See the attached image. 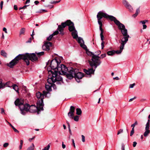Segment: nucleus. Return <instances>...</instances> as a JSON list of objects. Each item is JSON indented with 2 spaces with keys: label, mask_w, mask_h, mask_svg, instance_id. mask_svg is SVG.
Wrapping results in <instances>:
<instances>
[{
  "label": "nucleus",
  "mask_w": 150,
  "mask_h": 150,
  "mask_svg": "<svg viewBox=\"0 0 150 150\" xmlns=\"http://www.w3.org/2000/svg\"><path fill=\"white\" fill-rule=\"evenodd\" d=\"M109 19L111 21H113L118 26L119 30H121V32L124 37L121 40V42L126 43L128 40L129 35L127 34V31L125 28L124 24L120 23L116 18L112 16L109 15Z\"/></svg>",
  "instance_id": "1"
},
{
  "label": "nucleus",
  "mask_w": 150,
  "mask_h": 150,
  "mask_svg": "<svg viewBox=\"0 0 150 150\" xmlns=\"http://www.w3.org/2000/svg\"><path fill=\"white\" fill-rule=\"evenodd\" d=\"M109 15L102 11H100L98 12L97 15L98 22L99 25V29L101 31L100 36L101 40L102 41H104V37L103 35V30L102 28L103 24L101 21V19L103 17L107 19H109Z\"/></svg>",
  "instance_id": "2"
},
{
  "label": "nucleus",
  "mask_w": 150,
  "mask_h": 150,
  "mask_svg": "<svg viewBox=\"0 0 150 150\" xmlns=\"http://www.w3.org/2000/svg\"><path fill=\"white\" fill-rule=\"evenodd\" d=\"M49 73L52 74V75H48L47 79L48 82H53V83L56 81H61L62 80V77L59 75H58L59 72L57 71H49Z\"/></svg>",
  "instance_id": "3"
},
{
  "label": "nucleus",
  "mask_w": 150,
  "mask_h": 150,
  "mask_svg": "<svg viewBox=\"0 0 150 150\" xmlns=\"http://www.w3.org/2000/svg\"><path fill=\"white\" fill-rule=\"evenodd\" d=\"M21 56V58L23 59L26 63L27 65H29L30 64L29 60H31L32 62H34L37 61L38 58L36 55L35 54L33 53L31 54L27 53L25 54H20L18 55V57Z\"/></svg>",
  "instance_id": "4"
},
{
  "label": "nucleus",
  "mask_w": 150,
  "mask_h": 150,
  "mask_svg": "<svg viewBox=\"0 0 150 150\" xmlns=\"http://www.w3.org/2000/svg\"><path fill=\"white\" fill-rule=\"evenodd\" d=\"M27 105H28V108H27L28 110H24L25 112V115L26 113L27 112L29 111L31 113H34L37 112L38 114H39V112L41 110H43V107L42 105L39 104V106L38 105V103H37V106L35 105H32L30 106L29 104H27Z\"/></svg>",
  "instance_id": "5"
},
{
  "label": "nucleus",
  "mask_w": 150,
  "mask_h": 150,
  "mask_svg": "<svg viewBox=\"0 0 150 150\" xmlns=\"http://www.w3.org/2000/svg\"><path fill=\"white\" fill-rule=\"evenodd\" d=\"M89 53L92 55L91 61H89V63L90 66L92 68H94L95 69L99 66L101 63V62L99 58L100 57L97 55L94 54L92 52H89Z\"/></svg>",
  "instance_id": "6"
},
{
  "label": "nucleus",
  "mask_w": 150,
  "mask_h": 150,
  "mask_svg": "<svg viewBox=\"0 0 150 150\" xmlns=\"http://www.w3.org/2000/svg\"><path fill=\"white\" fill-rule=\"evenodd\" d=\"M15 104L16 105H18L20 108L21 113L23 115H25V112L24 110H28L27 108H28V105H27V104H24V101L21 99H17L14 102Z\"/></svg>",
  "instance_id": "7"
},
{
  "label": "nucleus",
  "mask_w": 150,
  "mask_h": 150,
  "mask_svg": "<svg viewBox=\"0 0 150 150\" xmlns=\"http://www.w3.org/2000/svg\"><path fill=\"white\" fill-rule=\"evenodd\" d=\"M60 61L59 59L55 57L52 61L49 60L47 63V65L50 64L51 69L53 70V71L55 69H57V70H59V66L60 63Z\"/></svg>",
  "instance_id": "8"
},
{
  "label": "nucleus",
  "mask_w": 150,
  "mask_h": 150,
  "mask_svg": "<svg viewBox=\"0 0 150 150\" xmlns=\"http://www.w3.org/2000/svg\"><path fill=\"white\" fill-rule=\"evenodd\" d=\"M75 73H74V77L76 81L79 83L80 82V79H81L83 76V73L81 72H78V70L76 69H74Z\"/></svg>",
  "instance_id": "9"
},
{
  "label": "nucleus",
  "mask_w": 150,
  "mask_h": 150,
  "mask_svg": "<svg viewBox=\"0 0 150 150\" xmlns=\"http://www.w3.org/2000/svg\"><path fill=\"white\" fill-rule=\"evenodd\" d=\"M36 96L38 98V100L37 103L38 105L39 106V104H41L43 106H44L43 103L44 95L42 93L39 92L36 93Z\"/></svg>",
  "instance_id": "10"
},
{
  "label": "nucleus",
  "mask_w": 150,
  "mask_h": 150,
  "mask_svg": "<svg viewBox=\"0 0 150 150\" xmlns=\"http://www.w3.org/2000/svg\"><path fill=\"white\" fill-rule=\"evenodd\" d=\"M75 72V71H74V69L71 67L70 71H67L64 75H65L68 79H71L74 78Z\"/></svg>",
  "instance_id": "11"
},
{
  "label": "nucleus",
  "mask_w": 150,
  "mask_h": 150,
  "mask_svg": "<svg viewBox=\"0 0 150 150\" xmlns=\"http://www.w3.org/2000/svg\"><path fill=\"white\" fill-rule=\"evenodd\" d=\"M65 22L66 24V26H69L68 29L69 31L72 32L76 30L74 23L70 20H67Z\"/></svg>",
  "instance_id": "12"
},
{
  "label": "nucleus",
  "mask_w": 150,
  "mask_h": 150,
  "mask_svg": "<svg viewBox=\"0 0 150 150\" xmlns=\"http://www.w3.org/2000/svg\"><path fill=\"white\" fill-rule=\"evenodd\" d=\"M59 67V70H58V71L61 70L62 74L63 75L68 71H70V69H71V67L67 68L65 65L63 64H60Z\"/></svg>",
  "instance_id": "13"
},
{
  "label": "nucleus",
  "mask_w": 150,
  "mask_h": 150,
  "mask_svg": "<svg viewBox=\"0 0 150 150\" xmlns=\"http://www.w3.org/2000/svg\"><path fill=\"white\" fill-rule=\"evenodd\" d=\"M21 56L18 57V55L16 56L13 60H12L8 65V66L11 68H12L18 62V61L22 58H21Z\"/></svg>",
  "instance_id": "14"
},
{
  "label": "nucleus",
  "mask_w": 150,
  "mask_h": 150,
  "mask_svg": "<svg viewBox=\"0 0 150 150\" xmlns=\"http://www.w3.org/2000/svg\"><path fill=\"white\" fill-rule=\"evenodd\" d=\"M66 24L65 22L62 23L61 25L58 26L57 30L60 32V34L63 35L64 33V28L66 27Z\"/></svg>",
  "instance_id": "15"
},
{
  "label": "nucleus",
  "mask_w": 150,
  "mask_h": 150,
  "mask_svg": "<svg viewBox=\"0 0 150 150\" xmlns=\"http://www.w3.org/2000/svg\"><path fill=\"white\" fill-rule=\"evenodd\" d=\"M78 41V42L80 44L81 47L84 49H87L86 46L84 44V42L83 39L81 37H78L77 39H76Z\"/></svg>",
  "instance_id": "16"
},
{
  "label": "nucleus",
  "mask_w": 150,
  "mask_h": 150,
  "mask_svg": "<svg viewBox=\"0 0 150 150\" xmlns=\"http://www.w3.org/2000/svg\"><path fill=\"white\" fill-rule=\"evenodd\" d=\"M95 69L94 68H92L88 69H84L83 71L86 74L88 75H90L92 74H94Z\"/></svg>",
  "instance_id": "17"
},
{
  "label": "nucleus",
  "mask_w": 150,
  "mask_h": 150,
  "mask_svg": "<svg viewBox=\"0 0 150 150\" xmlns=\"http://www.w3.org/2000/svg\"><path fill=\"white\" fill-rule=\"evenodd\" d=\"M125 43L121 42V45L120 46V50L115 51V53H116L117 54H119L121 53L122 50L124 49V47Z\"/></svg>",
  "instance_id": "18"
},
{
  "label": "nucleus",
  "mask_w": 150,
  "mask_h": 150,
  "mask_svg": "<svg viewBox=\"0 0 150 150\" xmlns=\"http://www.w3.org/2000/svg\"><path fill=\"white\" fill-rule=\"evenodd\" d=\"M75 110V107L72 106L70 107L69 109V111L68 113V115L69 117H72L74 116V112Z\"/></svg>",
  "instance_id": "19"
},
{
  "label": "nucleus",
  "mask_w": 150,
  "mask_h": 150,
  "mask_svg": "<svg viewBox=\"0 0 150 150\" xmlns=\"http://www.w3.org/2000/svg\"><path fill=\"white\" fill-rule=\"evenodd\" d=\"M53 82H48L47 84H46L45 86V88L47 91H52L51 88L52 87V83Z\"/></svg>",
  "instance_id": "20"
},
{
  "label": "nucleus",
  "mask_w": 150,
  "mask_h": 150,
  "mask_svg": "<svg viewBox=\"0 0 150 150\" xmlns=\"http://www.w3.org/2000/svg\"><path fill=\"white\" fill-rule=\"evenodd\" d=\"M52 43L51 42H47L43 46V47H45L46 48L45 50L47 51H48L50 50V47L51 46Z\"/></svg>",
  "instance_id": "21"
},
{
  "label": "nucleus",
  "mask_w": 150,
  "mask_h": 150,
  "mask_svg": "<svg viewBox=\"0 0 150 150\" xmlns=\"http://www.w3.org/2000/svg\"><path fill=\"white\" fill-rule=\"evenodd\" d=\"M77 33H78L77 31L76 30H74L72 32L71 35L74 39H77V38H78V36Z\"/></svg>",
  "instance_id": "22"
},
{
  "label": "nucleus",
  "mask_w": 150,
  "mask_h": 150,
  "mask_svg": "<svg viewBox=\"0 0 150 150\" xmlns=\"http://www.w3.org/2000/svg\"><path fill=\"white\" fill-rule=\"evenodd\" d=\"M149 127H145V131L144 133V135L145 137H146L148 136L150 132V131L149 130Z\"/></svg>",
  "instance_id": "23"
},
{
  "label": "nucleus",
  "mask_w": 150,
  "mask_h": 150,
  "mask_svg": "<svg viewBox=\"0 0 150 150\" xmlns=\"http://www.w3.org/2000/svg\"><path fill=\"white\" fill-rule=\"evenodd\" d=\"M123 3L125 7L127 8L130 5L126 0H122Z\"/></svg>",
  "instance_id": "24"
},
{
  "label": "nucleus",
  "mask_w": 150,
  "mask_h": 150,
  "mask_svg": "<svg viewBox=\"0 0 150 150\" xmlns=\"http://www.w3.org/2000/svg\"><path fill=\"white\" fill-rule=\"evenodd\" d=\"M1 55L4 56L5 57H7V53L4 50H2L1 51Z\"/></svg>",
  "instance_id": "25"
},
{
  "label": "nucleus",
  "mask_w": 150,
  "mask_h": 150,
  "mask_svg": "<svg viewBox=\"0 0 150 150\" xmlns=\"http://www.w3.org/2000/svg\"><path fill=\"white\" fill-rule=\"evenodd\" d=\"M13 88L18 93V86L16 84H14L12 86Z\"/></svg>",
  "instance_id": "26"
},
{
  "label": "nucleus",
  "mask_w": 150,
  "mask_h": 150,
  "mask_svg": "<svg viewBox=\"0 0 150 150\" xmlns=\"http://www.w3.org/2000/svg\"><path fill=\"white\" fill-rule=\"evenodd\" d=\"M82 113V111L79 108H77L76 109V114L78 115H81Z\"/></svg>",
  "instance_id": "27"
},
{
  "label": "nucleus",
  "mask_w": 150,
  "mask_h": 150,
  "mask_svg": "<svg viewBox=\"0 0 150 150\" xmlns=\"http://www.w3.org/2000/svg\"><path fill=\"white\" fill-rule=\"evenodd\" d=\"M25 30V29L24 28H22L20 31L19 35H24Z\"/></svg>",
  "instance_id": "28"
},
{
  "label": "nucleus",
  "mask_w": 150,
  "mask_h": 150,
  "mask_svg": "<svg viewBox=\"0 0 150 150\" xmlns=\"http://www.w3.org/2000/svg\"><path fill=\"white\" fill-rule=\"evenodd\" d=\"M115 50H114L109 51L107 52V54L108 55L112 56L115 54Z\"/></svg>",
  "instance_id": "29"
},
{
  "label": "nucleus",
  "mask_w": 150,
  "mask_h": 150,
  "mask_svg": "<svg viewBox=\"0 0 150 150\" xmlns=\"http://www.w3.org/2000/svg\"><path fill=\"white\" fill-rule=\"evenodd\" d=\"M34 145L33 144H32L29 147L27 150H34Z\"/></svg>",
  "instance_id": "30"
},
{
  "label": "nucleus",
  "mask_w": 150,
  "mask_h": 150,
  "mask_svg": "<svg viewBox=\"0 0 150 150\" xmlns=\"http://www.w3.org/2000/svg\"><path fill=\"white\" fill-rule=\"evenodd\" d=\"M50 144H48L47 146L45 147L42 150H49V149L50 147Z\"/></svg>",
  "instance_id": "31"
},
{
  "label": "nucleus",
  "mask_w": 150,
  "mask_h": 150,
  "mask_svg": "<svg viewBox=\"0 0 150 150\" xmlns=\"http://www.w3.org/2000/svg\"><path fill=\"white\" fill-rule=\"evenodd\" d=\"M35 53L39 57L42 56L44 54V52H41L38 53L35 52Z\"/></svg>",
  "instance_id": "32"
},
{
  "label": "nucleus",
  "mask_w": 150,
  "mask_h": 150,
  "mask_svg": "<svg viewBox=\"0 0 150 150\" xmlns=\"http://www.w3.org/2000/svg\"><path fill=\"white\" fill-rule=\"evenodd\" d=\"M137 125L138 122L137 121H136L134 123L131 125V127H132V128L134 129L135 126Z\"/></svg>",
  "instance_id": "33"
},
{
  "label": "nucleus",
  "mask_w": 150,
  "mask_h": 150,
  "mask_svg": "<svg viewBox=\"0 0 150 150\" xmlns=\"http://www.w3.org/2000/svg\"><path fill=\"white\" fill-rule=\"evenodd\" d=\"M74 121L77 122L79 120V116L78 115H76L74 117Z\"/></svg>",
  "instance_id": "34"
},
{
  "label": "nucleus",
  "mask_w": 150,
  "mask_h": 150,
  "mask_svg": "<svg viewBox=\"0 0 150 150\" xmlns=\"http://www.w3.org/2000/svg\"><path fill=\"white\" fill-rule=\"evenodd\" d=\"M4 85L2 83V79H0V89L4 86Z\"/></svg>",
  "instance_id": "35"
},
{
  "label": "nucleus",
  "mask_w": 150,
  "mask_h": 150,
  "mask_svg": "<svg viewBox=\"0 0 150 150\" xmlns=\"http://www.w3.org/2000/svg\"><path fill=\"white\" fill-rule=\"evenodd\" d=\"M53 36L52 34L50 35L47 38V40L48 41H50L51 40Z\"/></svg>",
  "instance_id": "36"
},
{
  "label": "nucleus",
  "mask_w": 150,
  "mask_h": 150,
  "mask_svg": "<svg viewBox=\"0 0 150 150\" xmlns=\"http://www.w3.org/2000/svg\"><path fill=\"white\" fill-rule=\"evenodd\" d=\"M150 120H148V121L146 125V127H150Z\"/></svg>",
  "instance_id": "37"
},
{
  "label": "nucleus",
  "mask_w": 150,
  "mask_h": 150,
  "mask_svg": "<svg viewBox=\"0 0 150 150\" xmlns=\"http://www.w3.org/2000/svg\"><path fill=\"white\" fill-rule=\"evenodd\" d=\"M134 133V129L132 128L130 133V136H132Z\"/></svg>",
  "instance_id": "38"
},
{
  "label": "nucleus",
  "mask_w": 150,
  "mask_h": 150,
  "mask_svg": "<svg viewBox=\"0 0 150 150\" xmlns=\"http://www.w3.org/2000/svg\"><path fill=\"white\" fill-rule=\"evenodd\" d=\"M59 33V31L58 30L55 31L52 34L54 36L55 35H57Z\"/></svg>",
  "instance_id": "39"
},
{
  "label": "nucleus",
  "mask_w": 150,
  "mask_h": 150,
  "mask_svg": "<svg viewBox=\"0 0 150 150\" xmlns=\"http://www.w3.org/2000/svg\"><path fill=\"white\" fill-rule=\"evenodd\" d=\"M123 132V129H120L117 132V134L119 135V134L122 133Z\"/></svg>",
  "instance_id": "40"
},
{
  "label": "nucleus",
  "mask_w": 150,
  "mask_h": 150,
  "mask_svg": "<svg viewBox=\"0 0 150 150\" xmlns=\"http://www.w3.org/2000/svg\"><path fill=\"white\" fill-rule=\"evenodd\" d=\"M48 93V92L45 91H43L42 94L44 95V96H46L47 94Z\"/></svg>",
  "instance_id": "41"
},
{
  "label": "nucleus",
  "mask_w": 150,
  "mask_h": 150,
  "mask_svg": "<svg viewBox=\"0 0 150 150\" xmlns=\"http://www.w3.org/2000/svg\"><path fill=\"white\" fill-rule=\"evenodd\" d=\"M60 0L59 1H52L50 3L51 4H56V3H59V2H60Z\"/></svg>",
  "instance_id": "42"
},
{
  "label": "nucleus",
  "mask_w": 150,
  "mask_h": 150,
  "mask_svg": "<svg viewBox=\"0 0 150 150\" xmlns=\"http://www.w3.org/2000/svg\"><path fill=\"white\" fill-rule=\"evenodd\" d=\"M82 137V141L84 142H85V137L83 135H81Z\"/></svg>",
  "instance_id": "43"
},
{
  "label": "nucleus",
  "mask_w": 150,
  "mask_h": 150,
  "mask_svg": "<svg viewBox=\"0 0 150 150\" xmlns=\"http://www.w3.org/2000/svg\"><path fill=\"white\" fill-rule=\"evenodd\" d=\"M52 87L54 89H56L57 88L55 84H54V83H52Z\"/></svg>",
  "instance_id": "44"
},
{
  "label": "nucleus",
  "mask_w": 150,
  "mask_h": 150,
  "mask_svg": "<svg viewBox=\"0 0 150 150\" xmlns=\"http://www.w3.org/2000/svg\"><path fill=\"white\" fill-rule=\"evenodd\" d=\"M135 85V83H134L132 84H130L129 85V88H133V87Z\"/></svg>",
  "instance_id": "45"
},
{
  "label": "nucleus",
  "mask_w": 150,
  "mask_h": 150,
  "mask_svg": "<svg viewBox=\"0 0 150 150\" xmlns=\"http://www.w3.org/2000/svg\"><path fill=\"white\" fill-rule=\"evenodd\" d=\"M9 145V144L8 143H5L3 145V146L4 147H7Z\"/></svg>",
  "instance_id": "46"
},
{
  "label": "nucleus",
  "mask_w": 150,
  "mask_h": 150,
  "mask_svg": "<svg viewBox=\"0 0 150 150\" xmlns=\"http://www.w3.org/2000/svg\"><path fill=\"white\" fill-rule=\"evenodd\" d=\"M121 149L122 150H125V145L123 144H122Z\"/></svg>",
  "instance_id": "47"
},
{
  "label": "nucleus",
  "mask_w": 150,
  "mask_h": 150,
  "mask_svg": "<svg viewBox=\"0 0 150 150\" xmlns=\"http://www.w3.org/2000/svg\"><path fill=\"white\" fill-rule=\"evenodd\" d=\"M127 8L130 11H132L133 10V8L130 5Z\"/></svg>",
  "instance_id": "48"
},
{
  "label": "nucleus",
  "mask_w": 150,
  "mask_h": 150,
  "mask_svg": "<svg viewBox=\"0 0 150 150\" xmlns=\"http://www.w3.org/2000/svg\"><path fill=\"white\" fill-rule=\"evenodd\" d=\"M104 41H102L101 43V48L102 49H103V48L104 47Z\"/></svg>",
  "instance_id": "49"
},
{
  "label": "nucleus",
  "mask_w": 150,
  "mask_h": 150,
  "mask_svg": "<svg viewBox=\"0 0 150 150\" xmlns=\"http://www.w3.org/2000/svg\"><path fill=\"white\" fill-rule=\"evenodd\" d=\"M28 6V5H25L23 7L20 8L19 9L21 10V9H25L26 8L27 6Z\"/></svg>",
  "instance_id": "50"
},
{
  "label": "nucleus",
  "mask_w": 150,
  "mask_h": 150,
  "mask_svg": "<svg viewBox=\"0 0 150 150\" xmlns=\"http://www.w3.org/2000/svg\"><path fill=\"white\" fill-rule=\"evenodd\" d=\"M3 31H4L5 33H7V29L6 28L4 27L3 28Z\"/></svg>",
  "instance_id": "51"
},
{
  "label": "nucleus",
  "mask_w": 150,
  "mask_h": 150,
  "mask_svg": "<svg viewBox=\"0 0 150 150\" xmlns=\"http://www.w3.org/2000/svg\"><path fill=\"white\" fill-rule=\"evenodd\" d=\"M3 1H1L0 3V8L1 9H2L3 8Z\"/></svg>",
  "instance_id": "52"
},
{
  "label": "nucleus",
  "mask_w": 150,
  "mask_h": 150,
  "mask_svg": "<svg viewBox=\"0 0 150 150\" xmlns=\"http://www.w3.org/2000/svg\"><path fill=\"white\" fill-rule=\"evenodd\" d=\"M106 56V54L105 53L102 54L101 55V57L102 58H103L105 57Z\"/></svg>",
  "instance_id": "53"
},
{
  "label": "nucleus",
  "mask_w": 150,
  "mask_h": 150,
  "mask_svg": "<svg viewBox=\"0 0 150 150\" xmlns=\"http://www.w3.org/2000/svg\"><path fill=\"white\" fill-rule=\"evenodd\" d=\"M32 38H30L28 41H26V43H30L31 42Z\"/></svg>",
  "instance_id": "54"
},
{
  "label": "nucleus",
  "mask_w": 150,
  "mask_h": 150,
  "mask_svg": "<svg viewBox=\"0 0 150 150\" xmlns=\"http://www.w3.org/2000/svg\"><path fill=\"white\" fill-rule=\"evenodd\" d=\"M137 144V143L136 142H133V147H135L136 146Z\"/></svg>",
  "instance_id": "55"
},
{
  "label": "nucleus",
  "mask_w": 150,
  "mask_h": 150,
  "mask_svg": "<svg viewBox=\"0 0 150 150\" xmlns=\"http://www.w3.org/2000/svg\"><path fill=\"white\" fill-rule=\"evenodd\" d=\"M10 83V82H8L6 83L5 84L3 83H2V84H4L5 85L4 86L2 87V88H4V87L5 85H8Z\"/></svg>",
  "instance_id": "56"
},
{
  "label": "nucleus",
  "mask_w": 150,
  "mask_h": 150,
  "mask_svg": "<svg viewBox=\"0 0 150 150\" xmlns=\"http://www.w3.org/2000/svg\"><path fill=\"white\" fill-rule=\"evenodd\" d=\"M71 140H72V143H73V145L74 148H75L76 146H75V143H74V139H72Z\"/></svg>",
  "instance_id": "57"
},
{
  "label": "nucleus",
  "mask_w": 150,
  "mask_h": 150,
  "mask_svg": "<svg viewBox=\"0 0 150 150\" xmlns=\"http://www.w3.org/2000/svg\"><path fill=\"white\" fill-rule=\"evenodd\" d=\"M135 98H136V97H134V98H131L129 100V102H131V101H132L134 99H135Z\"/></svg>",
  "instance_id": "58"
},
{
  "label": "nucleus",
  "mask_w": 150,
  "mask_h": 150,
  "mask_svg": "<svg viewBox=\"0 0 150 150\" xmlns=\"http://www.w3.org/2000/svg\"><path fill=\"white\" fill-rule=\"evenodd\" d=\"M140 12V9L139 8H138L136 10V13L139 14Z\"/></svg>",
  "instance_id": "59"
},
{
  "label": "nucleus",
  "mask_w": 150,
  "mask_h": 150,
  "mask_svg": "<svg viewBox=\"0 0 150 150\" xmlns=\"http://www.w3.org/2000/svg\"><path fill=\"white\" fill-rule=\"evenodd\" d=\"M14 9L16 10H18V7L17 5H14Z\"/></svg>",
  "instance_id": "60"
},
{
  "label": "nucleus",
  "mask_w": 150,
  "mask_h": 150,
  "mask_svg": "<svg viewBox=\"0 0 150 150\" xmlns=\"http://www.w3.org/2000/svg\"><path fill=\"white\" fill-rule=\"evenodd\" d=\"M13 130L15 132H17V133L19 132V131L17 129H16L15 128H14Z\"/></svg>",
  "instance_id": "61"
},
{
  "label": "nucleus",
  "mask_w": 150,
  "mask_h": 150,
  "mask_svg": "<svg viewBox=\"0 0 150 150\" xmlns=\"http://www.w3.org/2000/svg\"><path fill=\"white\" fill-rule=\"evenodd\" d=\"M1 114H2L3 113H5L4 111V109L3 108H1Z\"/></svg>",
  "instance_id": "62"
},
{
  "label": "nucleus",
  "mask_w": 150,
  "mask_h": 150,
  "mask_svg": "<svg viewBox=\"0 0 150 150\" xmlns=\"http://www.w3.org/2000/svg\"><path fill=\"white\" fill-rule=\"evenodd\" d=\"M62 147L63 149H64L66 147V146L65 144H64L63 142H62Z\"/></svg>",
  "instance_id": "63"
},
{
  "label": "nucleus",
  "mask_w": 150,
  "mask_h": 150,
  "mask_svg": "<svg viewBox=\"0 0 150 150\" xmlns=\"http://www.w3.org/2000/svg\"><path fill=\"white\" fill-rule=\"evenodd\" d=\"M34 3L36 5H37L39 3V2L38 1H35L34 2Z\"/></svg>",
  "instance_id": "64"
}]
</instances>
